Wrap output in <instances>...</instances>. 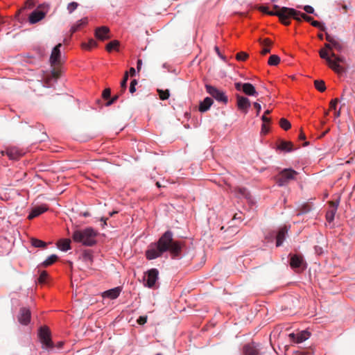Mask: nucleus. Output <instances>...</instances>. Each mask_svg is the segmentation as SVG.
<instances>
[{
  "mask_svg": "<svg viewBox=\"0 0 355 355\" xmlns=\"http://www.w3.org/2000/svg\"><path fill=\"white\" fill-rule=\"evenodd\" d=\"M173 232L171 230H167L157 242L151 243L146 251V259L148 260L155 259L168 251L173 257H178L181 252V245L178 241L173 240Z\"/></svg>",
  "mask_w": 355,
  "mask_h": 355,
  "instance_id": "nucleus-1",
  "label": "nucleus"
},
{
  "mask_svg": "<svg viewBox=\"0 0 355 355\" xmlns=\"http://www.w3.org/2000/svg\"><path fill=\"white\" fill-rule=\"evenodd\" d=\"M276 15L279 17L280 21L282 24L286 26L290 24V19L293 18L294 19L301 21L302 19L307 22H310L313 21L311 17L306 15L305 13L301 12L294 8L282 7L279 8V10L276 12Z\"/></svg>",
  "mask_w": 355,
  "mask_h": 355,
  "instance_id": "nucleus-2",
  "label": "nucleus"
},
{
  "mask_svg": "<svg viewBox=\"0 0 355 355\" xmlns=\"http://www.w3.org/2000/svg\"><path fill=\"white\" fill-rule=\"evenodd\" d=\"M97 233L92 227H87L83 230H76L72 234L73 240L76 243H81L85 246H93L96 243L95 239Z\"/></svg>",
  "mask_w": 355,
  "mask_h": 355,
  "instance_id": "nucleus-3",
  "label": "nucleus"
},
{
  "mask_svg": "<svg viewBox=\"0 0 355 355\" xmlns=\"http://www.w3.org/2000/svg\"><path fill=\"white\" fill-rule=\"evenodd\" d=\"M319 54L320 58L324 59L329 67L335 72L340 73L344 71L343 67L340 64V63L345 62V58L343 56L337 55L334 52H331L330 54L331 56H329L327 51L324 49H321L319 51Z\"/></svg>",
  "mask_w": 355,
  "mask_h": 355,
  "instance_id": "nucleus-4",
  "label": "nucleus"
},
{
  "mask_svg": "<svg viewBox=\"0 0 355 355\" xmlns=\"http://www.w3.org/2000/svg\"><path fill=\"white\" fill-rule=\"evenodd\" d=\"M38 336L42 343V348L49 352H54L55 348L60 349L62 347V342H58L57 346L54 345L51 340V332L46 327L40 328Z\"/></svg>",
  "mask_w": 355,
  "mask_h": 355,
  "instance_id": "nucleus-5",
  "label": "nucleus"
},
{
  "mask_svg": "<svg viewBox=\"0 0 355 355\" xmlns=\"http://www.w3.org/2000/svg\"><path fill=\"white\" fill-rule=\"evenodd\" d=\"M297 174L298 173L292 168H284L279 172L276 178L277 184L279 187L285 186L289 181L294 180Z\"/></svg>",
  "mask_w": 355,
  "mask_h": 355,
  "instance_id": "nucleus-6",
  "label": "nucleus"
},
{
  "mask_svg": "<svg viewBox=\"0 0 355 355\" xmlns=\"http://www.w3.org/2000/svg\"><path fill=\"white\" fill-rule=\"evenodd\" d=\"M205 89L206 92L218 102L222 103L225 105L227 103L228 98L223 91L210 85H206Z\"/></svg>",
  "mask_w": 355,
  "mask_h": 355,
  "instance_id": "nucleus-7",
  "label": "nucleus"
},
{
  "mask_svg": "<svg viewBox=\"0 0 355 355\" xmlns=\"http://www.w3.org/2000/svg\"><path fill=\"white\" fill-rule=\"evenodd\" d=\"M290 266L296 271H302L306 268V263L303 257L300 254L291 255Z\"/></svg>",
  "mask_w": 355,
  "mask_h": 355,
  "instance_id": "nucleus-8",
  "label": "nucleus"
},
{
  "mask_svg": "<svg viewBox=\"0 0 355 355\" xmlns=\"http://www.w3.org/2000/svg\"><path fill=\"white\" fill-rule=\"evenodd\" d=\"M158 275L157 269L152 268L149 270L144 277L145 286L148 288H153L158 279Z\"/></svg>",
  "mask_w": 355,
  "mask_h": 355,
  "instance_id": "nucleus-9",
  "label": "nucleus"
},
{
  "mask_svg": "<svg viewBox=\"0 0 355 355\" xmlns=\"http://www.w3.org/2000/svg\"><path fill=\"white\" fill-rule=\"evenodd\" d=\"M235 88L240 91L242 90L246 95L248 96H257V92L254 88V87L251 83H236Z\"/></svg>",
  "mask_w": 355,
  "mask_h": 355,
  "instance_id": "nucleus-10",
  "label": "nucleus"
},
{
  "mask_svg": "<svg viewBox=\"0 0 355 355\" xmlns=\"http://www.w3.org/2000/svg\"><path fill=\"white\" fill-rule=\"evenodd\" d=\"M339 205V200L329 202V207L326 213V220L329 223L334 221L335 215Z\"/></svg>",
  "mask_w": 355,
  "mask_h": 355,
  "instance_id": "nucleus-11",
  "label": "nucleus"
},
{
  "mask_svg": "<svg viewBox=\"0 0 355 355\" xmlns=\"http://www.w3.org/2000/svg\"><path fill=\"white\" fill-rule=\"evenodd\" d=\"M238 109L243 114H247L250 107V102L247 97L238 95L236 97Z\"/></svg>",
  "mask_w": 355,
  "mask_h": 355,
  "instance_id": "nucleus-12",
  "label": "nucleus"
},
{
  "mask_svg": "<svg viewBox=\"0 0 355 355\" xmlns=\"http://www.w3.org/2000/svg\"><path fill=\"white\" fill-rule=\"evenodd\" d=\"M31 313L28 309L23 307L20 309L18 316L19 322L24 325H27L31 321Z\"/></svg>",
  "mask_w": 355,
  "mask_h": 355,
  "instance_id": "nucleus-13",
  "label": "nucleus"
},
{
  "mask_svg": "<svg viewBox=\"0 0 355 355\" xmlns=\"http://www.w3.org/2000/svg\"><path fill=\"white\" fill-rule=\"evenodd\" d=\"M24 151L17 147H10L6 149V155L10 159H17L24 155Z\"/></svg>",
  "mask_w": 355,
  "mask_h": 355,
  "instance_id": "nucleus-14",
  "label": "nucleus"
},
{
  "mask_svg": "<svg viewBox=\"0 0 355 355\" xmlns=\"http://www.w3.org/2000/svg\"><path fill=\"white\" fill-rule=\"evenodd\" d=\"M289 336L295 343H301L309 338L310 334L307 331H302L297 334H295L293 333L290 334Z\"/></svg>",
  "mask_w": 355,
  "mask_h": 355,
  "instance_id": "nucleus-15",
  "label": "nucleus"
},
{
  "mask_svg": "<svg viewBox=\"0 0 355 355\" xmlns=\"http://www.w3.org/2000/svg\"><path fill=\"white\" fill-rule=\"evenodd\" d=\"M48 207L46 205H42L40 206L35 207L29 213L28 218L32 220L35 217H37L40 214L46 212L48 210Z\"/></svg>",
  "mask_w": 355,
  "mask_h": 355,
  "instance_id": "nucleus-16",
  "label": "nucleus"
},
{
  "mask_svg": "<svg viewBox=\"0 0 355 355\" xmlns=\"http://www.w3.org/2000/svg\"><path fill=\"white\" fill-rule=\"evenodd\" d=\"M121 292V288L120 286L115 287L112 289H109L103 293L102 296L104 298H109L110 300L116 299Z\"/></svg>",
  "mask_w": 355,
  "mask_h": 355,
  "instance_id": "nucleus-17",
  "label": "nucleus"
},
{
  "mask_svg": "<svg viewBox=\"0 0 355 355\" xmlns=\"http://www.w3.org/2000/svg\"><path fill=\"white\" fill-rule=\"evenodd\" d=\"M326 40L328 42L331 43L332 49L334 48L339 52H341L343 51V46L342 43L336 37L327 33Z\"/></svg>",
  "mask_w": 355,
  "mask_h": 355,
  "instance_id": "nucleus-18",
  "label": "nucleus"
},
{
  "mask_svg": "<svg viewBox=\"0 0 355 355\" xmlns=\"http://www.w3.org/2000/svg\"><path fill=\"white\" fill-rule=\"evenodd\" d=\"M62 46L61 44H58L56 45L52 50L51 56H50V62L52 64H58L60 62V47Z\"/></svg>",
  "mask_w": 355,
  "mask_h": 355,
  "instance_id": "nucleus-19",
  "label": "nucleus"
},
{
  "mask_svg": "<svg viewBox=\"0 0 355 355\" xmlns=\"http://www.w3.org/2000/svg\"><path fill=\"white\" fill-rule=\"evenodd\" d=\"M46 13L42 10H35L29 16V22L35 24L42 20L45 17Z\"/></svg>",
  "mask_w": 355,
  "mask_h": 355,
  "instance_id": "nucleus-20",
  "label": "nucleus"
},
{
  "mask_svg": "<svg viewBox=\"0 0 355 355\" xmlns=\"http://www.w3.org/2000/svg\"><path fill=\"white\" fill-rule=\"evenodd\" d=\"M243 352L244 355H259V350L254 343L245 345L243 349Z\"/></svg>",
  "mask_w": 355,
  "mask_h": 355,
  "instance_id": "nucleus-21",
  "label": "nucleus"
},
{
  "mask_svg": "<svg viewBox=\"0 0 355 355\" xmlns=\"http://www.w3.org/2000/svg\"><path fill=\"white\" fill-rule=\"evenodd\" d=\"M288 232V228L284 226L280 228L276 235V246L279 247L282 245L283 242L286 239V234Z\"/></svg>",
  "mask_w": 355,
  "mask_h": 355,
  "instance_id": "nucleus-22",
  "label": "nucleus"
},
{
  "mask_svg": "<svg viewBox=\"0 0 355 355\" xmlns=\"http://www.w3.org/2000/svg\"><path fill=\"white\" fill-rule=\"evenodd\" d=\"M109 28L106 26L97 28L95 31V36L101 40H106L109 37Z\"/></svg>",
  "mask_w": 355,
  "mask_h": 355,
  "instance_id": "nucleus-23",
  "label": "nucleus"
},
{
  "mask_svg": "<svg viewBox=\"0 0 355 355\" xmlns=\"http://www.w3.org/2000/svg\"><path fill=\"white\" fill-rule=\"evenodd\" d=\"M212 104V98L211 97H206L200 103L199 111L201 112H207L210 108Z\"/></svg>",
  "mask_w": 355,
  "mask_h": 355,
  "instance_id": "nucleus-24",
  "label": "nucleus"
},
{
  "mask_svg": "<svg viewBox=\"0 0 355 355\" xmlns=\"http://www.w3.org/2000/svg\"><path fill=\"white\" fill-rule=\"evenodd\" d=\"M58 248L63 252H67L71 249V241L69 239H62L58 241Z\"/></svg>",
  "mask_w": 355,
  "mask_h": 355,
  "instance_id": "nucleus-25",
  "label": "nucleus"
},
{
  "mask_svg": "<svg viewBox=\"0 0 355 355\" xmlns=\"http://www.w3.org/2000/svg\"><path fill=\"white\" fill-rule=\"evenodd\" d=\"M277 149L284 152H291L293 150V144L291 141H281L277 146Z\"/></svg>",
  "mask_w": 355,
  "mask_h": 355,
  "instance_id": "nucleus-26",
  "label": "nucleus"
},
{
  "mask_svg": "<svg viewBox=\"0 0 355 355\" xmlns=\"http://www.w3.org/2000/svg\"><path fill=\"white\" fill-rule=\"evenodd\" d=\"M234 192L239 197L245 198L249 200L251 199L250 193L248 189L244 187H236L234 189Z\"/></svg>",
  "mask_w": 355,
  "mask_h": 355,
  "instance_id": "nucleus-27",
  "label": "nucleus"
},
{
  "mask_svg": "<svg viewBox=\"0 0 355 355\" xmlns=\"http://www.w3.org/2000/svg\"><path fill=\"white\" fill-rule=\"evenodd\" d=\"M88 22V19L87 17H84L80 20H78L75 24H73L71 28V31L72 33L79 31L83 26H85Z\"/></svg>",
  "mask_w": 355,
  "mask_h": 355,
  "instance_id": "nucleus-28",
  "label": "nucleus"
},
{
  "mask_svg": "<svg viewBox=\"0 0 355 355\" xmlns=\"http://www.w3.org/2000/svg\"><path fill=\"white\" fill-rule=\"evenodd\" d=\"M97 46L96 42L93 40L90 39L87 42H83L82 44L83 49L85 50H90Z\"/></svg>",
  "mask_w": 355,
  "mask_h": 355,
  "instance_id": "nucleus-29",
  "label": "nucleus"
},
{
  "mask_svg": "<svg viewBox=\"0 0 355 355\" xmlns=\"http://www.w3.org/2000/svg\"><path fill=\"white\" fill-rule=\"evenodd\" d=\"M31 243L35 248H45L46 246V243L45 242L35 238H32Z\"/></svg>",
  "mask_w": 355,
  "mask_h": 355,
  "instance_id": "nucleus-30",
  "label": "nucleus"
},
{
  "mask_svg": "<svg viewBox=\"0 0 355 355\" xmlns=\"http://www.w3.org/2000/svg\"><path fill=\"white\" fill-rule=\"evenodd\" d=\"M119 46V42L117 40H112L106 45V50L111 52L114 50H117Z\"/></svg>",
  "mask_w": 355,
  "mask_h": 355,
  "instance_id": "nucleus-31",
  "label": "nucleus"
},
{
  "mask_svg": "<svg viewBox=\"0 0 355 355\" xmlns=\"http://www.w3.org/2000/svg\"><path fill=\"white\" fill-rule=\"evenodd\" d=\"M58 259V256L55 254L50 255L46 259L42 262V265L45 267L49 266L55 263Z\"/></svg>",
  "mask_w": 355,
  "mask_h": 355,
  "instance_id": "nucleus-32",
  "label": "nucleus"
},
{
  "mask_svg": "<svg viewBox=\"0 0 355 355\" xmlns=\"http://www.w3.org/2000/svg\"><path fill=\"white\" fill-rule=\"evenodd\" d=\"M315 87L320 92H324L326 89L325 83L323 80H316L314 81Z\"/></svg>",
  "mask_w": 355,
  "mask_h": 355,
  "instance_id": "nucleus-33",
  "label": "nucleus"
},
{
  "mask_svg": "<svg viewBox=\"0 0 355 355\" xmlns=\"http://www.w3.org/2000/svg\"><path fill=\"white\" fill-rule=\"evenodd\" d=\"M279 62H280V58L278 55H272L270 56L268 63L270 65L276 66L279 63Z\"/></svg>",
  "mask_w": 355,
  "mask_h": 355,
  "instance_id": "nucleus-34",
  "label": "nucleus"
},
{
  "mask_svg": "<svg viewBox=\"0 0 355 355\" xmlns=\"http://www.w3.org/2000/svg\"><path fill=\"white\" fill-rule=\"evenodd\" d=\"M83 259L85 262L92 263L93 261V256L89 250H85L83 253Z\"/></svg>",
  "mask_w": 355,
  "mask_h": 355,
  "instance_id": "nucleus-35",
  "label": "nucleus"
},
{
  "mask_svg": "<svg viewBox=\"0 0 355 355\" xmlns=\"http://www.w3.org/2000/svg\"><path fill=\"white\" fill-rule=\"evenodd\" d=\"M279 125L281 128L285 130H288L291 126V123L284 118L280 119Z\"/></svg>",
  "mask_w": 355,
  "mask_h": 355,
  "instance_id": "nucleus-36",
  "label": "nucleus"
},
{
  "mask_svg": "<svg viewBox=\"0 0 355 355\" xmlns=\"http://www.w3.org/2000/svg\"><path fill=\"white\" fill-rule=\"evenodd\" d=\"M263 44L265 45V46L263 48V49L261 51V53L263 55H266L270 52V41L268 39H266L264 40Z\"/></svg>",
  "mask_w": 355,
  "mask_h": 355,
  "instance_id": "nucleus-37",
  "label": "nucleus"
},
{
  "mask_svg": "<svg viewBox=\"0 0 355 355\" xmlns=\"http://www.w3.org/2000/svg\"><path fill=\"white\" fill-rule=\"evenodd\" d=\"M157 92L159 94V98L163 101L168 99L170 96L168 90L164 91L162 89H158Z\"/></svg>",
  "mask_w": 355,
  "mask_h": 355,
  "instance_id": "nucleus-38",
  "label": "nucleus"
},
{
  "mask_svg": "<svg viewBox=\"0 0 355 355\" xmlns=\"http://www.w3.org/2000/svg\"><path fill=\"white\" fill-rule=\"evenodd\" d=\"M128 80V72H125V73L124 74V76L121 82V88L122 92H124L126 89Z\"/></svg>",
  "mask_w": 355,
  "mask_h": 355,
  "instance_id": "nucleus-39",
  "label": "nucleus"
},
{
  "mask_svg": "<svg viewBox=\"0 0 355 355\" xmlns=\"http://www.w3.org/2000/svg\"><path fill=\"white\" fill-rule=\"evenodd\" d=\"M78 6V3L76 2H71L67 6V10L69 13H72Z\"/></svg>",
  "mask_w": 355,
  "mask_h": 355,
  "instance_id": "nucleus-40",
  "label": "nucleus"
},
{
  "mask_svg": "<svg viewBox=\"0 0 355 355\" xmlns=\"http://www.w3.org/2000/svg\"><path fill=\"white\" fill-rule=\"evenodd\" d=\"M248 58V54L245 52H240L236 54V59L240 61L245 60Z\"/></svg>",
  "mask_w": 355,
  "mask_h": 355,
  "instance_id": "nucleus-41",
  "label": "nucleus"
},
{
  "mask_svg": "<svg viewBox=\"0 0 355 355\" xmlns=\"http://www.w3.org/2000/svg\"><path fill=\"white\" fill-rule=\"evenodd\" d=\"M302 8L306 13L314 14L315 10L311 6L306 5L304 6Z\"/></svg>",
  "mask_w": 355,
  "mask_h": 355,
  "instance_id": "nucleus-42",
  "label": "nucleus"
},
{
  "mask_svg": "<svg viewBox=\"0 0 355 355\" xmlns=\"http://www.w3.org/2000/svg\"><path fill=\"white\" fill-rule=\"evenodd\" d=\"M47 272L46 271H43L41 272L40 275V277H39V281L40 282H44L46 279L47 278Z\"/></svg>",
  "mask_w": 355,
  "mask_h": 355,
  "instance_id": "nucleus-43",
  "label": "nucleus"
},
{
  "mask_svg": "<svg viewBox=\"0 0 355 355\" xmlns=\"http://www.w3.org/2000/svg\"><path fill=\"white\" fill-rule=\"evenodd\" d=\"M338 102V98L333 99L330 103V109L336 111Z\"/></svg>",
  "mask_w": 355,
  "mask_h": 355,
  "instance_id": "nucleus-44",
  "label": "nucleus"
},
{
  "mask_svg": "<svg viewBox=\"0 0 355 355\" xmlns=\"http://www.w3.org/2000/svg\"><path fill=\"white\" fill-rule=\"evenodd\" d=\"M111 94V92L110 89H105L103 92V97L105 99H107L110 98Z\"/></svg>",
  "mask_w": 355,
  "mask_h": 355,
  "instance_id": "nucleus-45",
  "label": "nucleus"
},
{
  "mask_svg": "<svg viewBox=\"0 0 355 355\" xmlns=\"http://www.w3.org/2000/svg\"><path fill=\"white\" fill-rule=\"evenodd\" d=\"M147 321V318L146 316H140L138 319H137V322L139 324H144Z\"/></svg>",
  "mask_w": 355,
  "mask_h": 355,
  "instance_id": "nucleus-46",
  "label": "nucleus"
},
{
  "mask_svg": "<svg viewBox=\"0 0 355 355\" xmlns=\"http://www.w3.org/2000/svg\"><path fill=\"white\" fill-rule=\"evenodd\" d=\"M314 27H316V28H321L322 30H324V28H321V24L320 22L318 21H315V20H313L311 21V24Z\"/></svg>",
  "mask_w": 355,
  "mask_h": 355,
  "instance_id": "nucleus-47",
  "label": "nucleus"
},
{
  "mask_svg": "<svg viewBox=\"0 0 355 355\" xmlns=\"http://www.w3.org/2000/svg\"><path fill=\"white\" fill-rule=\"evenodd\" d=\"M254 107L257 110V115H259L260 111H261V105L259 103H254Z\"/></svg>",
  "mask_w": 355,
  "mask_h": 355,
  "instance_id": "nucleus-48",
  "label": "nucleus"
},
{
  "mask_svg": "<svg viewBox=\"0 0 355 355\" xmlns=\"http://www.w3.org/2000/svg\"><path fill=\"white\" fill-rule=\"evenodd\" d=\"M262 121H263V123H269L270 119L266 116V114H263L261 117Z\"/></svg>",
  "mask_w": 355,
  "mask_h": 355,
  "instance_id": "nucleus-49",
  "label": "nucleus"
},
{
  "mask_svg": "<svg viewBox=\"0 0 355 355\" xmlns=\"http://www.w3.org/2000/svg\"><path fill=\"white\" fill-rule=\"evenodd\" d=\"M324 48L326 49V50H325L326 51H327V50H329V51L332 50L331 44L329 42L324 44Z\"/></svg>",
  "mask_w": 355,
  "mask_h": 355,
  "instance_id": "nucleus-50",
  "label": "nucleus"
},
{
  "mask_svg": "<svg viewBox=\"0 0 355 355\" xmlns=\"http://www.w3.org/2000/svg\"><path fill=\"white\" fill-rule=\"evenodd\" d=\"M214 49H215V51H216V53L218 54V55L220 58L224 59L223 56L221 55V53H220V49H219V48H218V46H215Z\"/></svg>",
  "mask_w": 355,
  "mask_h": 355,
  "instance_id": "nucleus-51",
  "label": "nucleus"
},
{
  "mask_svg": "<svg viewBox=\"0 0 355 355\" xmlns=\"http://www.w3.org/2000/svg\"><path fill=\"white\" fill-rule=\"evenodd\" d=\"M261 130H262V132H263L264 133H267V132H268V128H267V127H266V123H263Z\"/></svg>",
  "mask_w": 355,
  "mask_h": 355,
  "instance_id": "nucleus-52",
  "label": "nucleus"
},
{
  "mask_svg": "<svg viewBox=\"0 0 355 355\" xmlns=\"http://www.w3.org/2000/svg\"><path fill=\"white\" fill-rule=\"evenodd\" d=\"M137 69H138V70H140L141 67V65H142V61H141V60H139H139H137Z\"/></svg>",
  "mask_w": 355,
  "mask_h": 355,
  "instance_id": "nucleus-53",
  "label": "nucleus"
},
{
  "mask_svg": "<svg viewBox=\"0 0 355 355\" xmlns=\"http://www.w3.org/2000/svg\"><path fill=\"white\" fill-rule=\"evenodd\" d=\"M129 91L130 93L133 94L136 91V87L134 85H130Z\"/></svg>",
  "mask_w": 355,
  "mask_h": 355,
  "instance_id": "nucleus-54",
  "label": "nucleus"
},
{
  "mask_svg": "<svg viewBox=\"0 0 355 355\" xmlns=\"http://www.w3.org/2000/svg\"><path fill=\"white\" fill-rule=\"evenodd\" d=\"M107 219H108L107 218H104V217H102V218H101V221H102V222H103V227H104L105 225H107L106 221H107Z\"/></svg>",
  "mask_w": 355,
  "mask_h": 355,
  "instance_id": "nucleus-55",
  "label": "nucleus"
},
{
  "mask_svg": "<svg viewBox=\"0 0 355 355\" xmlns=\"http://www.w3.org/2000/svg\"><path fill=\"white\" fill-rule=\"evenodd\" d=\"M117 98V96L114 97V98H112L111 101H108L107 103V105H112L114 101Z\"/></svg>",
  "mask_w": 355,
  "mask_h": 355,
  "instance_id": "nucleus-56",
  "label": "nucleus"
},
{
  "mask_svg": "<svg viewBox=\"0 0 355 355\" xmlns=\"http://www.w3.org/2000/svg\"><path fill=\"white\" fill-rule=\"evenodd\" d=\"M137 84V80H135V79L132 80L130 82V85H134V87H135Z\"/></svg>",
  "mask_w": 355,
  "mask_h": 355,
  "instance_id": "nucleus-57",
  "label": "nucleus"
},
{
  "mask_svg": "<svg viewBox=\"0 0 355 355\" xmlns=\"http://www.w3.org/2000/svg\"><path fill=\"white\" fill-rule=\"evenodd\" d=\"M305 138H306L305 135L303 132H301L300 135V139L301 140H304V139H305Z\"/></svg>",
  "mask_w": 355,
  "mask_h": 355,
  "instance_id": "nucleus-58",
  "label": "nucleus"
},
{
  "mask_svg": "<svg viewBox=\"0 0 355 355\" xmlns=\"http://www.w3.org/2000/svg\"><path fill=\"white\" fill-rule=\"evenodd\" d=\"M130 72L131 73V76H134L135 74V69L133 67H131L130 69Z\"/></svg>",
  "mask_w": 355,
  "mask_h": 355,
  "instance_id": "nucleus-59",
  "label": "nucleus"
},
{
  "mask_svg": "<svg viewBox=\"0 0 355 355\" xmlns=\"http://www.w3.org/2000/svg\"><path fill=\"white\" fill-rule=\"evenodd\" d=\"M340 110L335 112V116L336 117H338L340 116Z\"/></svg>",
  "mask_w": 355,
  "mask_h": 355,
  "instance_id": "nucleus-60",
  "label": "nucleus"
},
{
  "mask_svg": "<svg viewBox=\"0 0 355 355\" xmlns=\"http://www.w3.org/2000/svg\"><path fill=\"white\" fill-rule=\"evenodd\" d=\"M116 213H117V211H112V212H110L109 216H110V217H112V216H114V214H115Z\"/></svg>",
  "mask_w": 355,
  "mask_h": 355,
  "instance_id": "nucleus-61",
  "label": "nucleus"
},
{
  "mask_svg": "<svg viewBox=\"0 0 355 355\" xmlns=\"http://www.w3.org/2000/svg\"><path fill=\"white\" fill-rule=\"evenodd\" d=\"M270 113V111L269 110H267L265 112L264 114H266H266H269Z\"/></svg>",
  "mask_w": 355,
  "mask_h": 355,
  "instance_id": "nucleus-62",
  "label": "nucleus"
},
{
  "mask_svg": "<svg viewBox=\"0 0 355 355\" xmlns=\"http://www.w3.org/2000/svg\"><path fill=\"white\" fill-rule=\"evenodd\" d=\"M319 38L322 40L323 39V35L322 34L319 35Z\"/></svg>",
  "mask_w": 355,
  "mask_h": 355,
  "instance_id": "nucleus-63",
  "label": "nucleus"
},
{
  "mask_svg": "<svg viewBox=\"0 0 355 355\" xmlns=\"http://www.w3.org/2000/svg\"><path fill=\"white\" fill-rule=\"evenodd\" d=\"M156 185H157L158 187H161V186H160L159 182H158L156 183Z\"/></svg>",
  "mask_w": 355,
  "mask_h": 355,
  "instance_id": "nucleus-64",
  "label": "nucleus"
}]
</instances>
